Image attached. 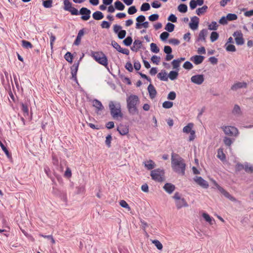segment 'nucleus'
<instances>
[{"label":"nucleus","instance_id":"nucleus-1","mask_svg":"<svg viewBox=\"0 0 253 253\" xmlns=\"http://www.w3.org/2000/svg\"><path fill=\"white\" fill-rule=\"evenodd\" d=\"M186 165L183 159L178 155L172 153L171 155V167L173 170L183 175L185 174Z\"/></svg>","mask_w":253,"mask_h":253},{"label":"nucleus","instance_id":"nucleus-2","mask_svg":"<svg viewBox=\"0 0 253 253\" xmlns=\"http://www.w3.org/2000/svg\"><path fill=\"white\" fill-rule=\"evenodd\" d=\"M126 102L128 113L131 115L137 114L138 107L140 103L138 96L135 94H130L126 97Z\"/></svg>","mask_w":253,"mask_h":253},{"label":"nucleus","instance_id":"nucleus-3","mask_svg":"<svg viewBox=\"0 0 253 253\" xmlns=\"http://www.w3.org/2000/svg\"><path fill=\"white\" fill-rule=\"evenodd\" d=\"M109 108L111 115L113 119H118L119 118L123 117L121 105L119 102L110 101L109 103Z\"/></svg>","mask_w":253,"mask_h":253},{"label":"nucleus","instance_id":"nucleus-4","mask_svg":"<svg viewBox=\"0 0 253 253\" xmlns=\"http://www.w3.org/2000/svg\"><path fill=\"white\" fill-rule=\"evenodd\" d=\"M91 56L98 63L107 67L108 66V59L104 53L101 51L92 52L91 53Z\"/></svg>","mask_w":253,"mask_h":253},{"label":"nucleus","instance_id":"nucleus-5","mask_svg":"<svg viewBox=\"0 0 253 253\" xmlns=\"http://www.w3.org/2000/svg\"><path fill=\"white\" fill-rule=\"evenodd\" d=\"M172 198L175 200V206L178 210L183 207H187L188 206V204L185 199L182 198L178 192H175Z\"/></svg>","mask_w":253,"mask_h":253},{"label":"nucleus","instance_id":"nucleus-6","mask_svg":"<svg viewBox=\"0 0 253 253\" xmlns=\"http://www.w3.org/2000/svg\"><path fill=\"white\" fill-rule=\"evenodd\" d=\"M164 173L163 169H157L151 171V176L156 181L162 182L165 180Z\"/></svg>","mask_w":253,"mask_h":253},{"label":"nucleus","instance_id":"nucleus-7","mask_svg":"<svg viewBox=\"0 0 253 253\" xmlns=\"http://www.w3.org/2000/svg\"><path fill=\"white\" fill-rule=\"evenodd\" d=\"M221 128L225 134L227 135L236 136L238 134V130L234 126H223Z\"/></svg>","mask_w":253,"mask_h":253},{"label":"nucleus","instance_id":"nucleus-8","mask_svg":"<svg viewBox=\"0 0 253 253\" xmlns=\"http://www.w3.org/2000/svg\"><path fill=\"white\" fill-rule=\"evenodd\" d=\"M215 185L218 191L222 193L226 198L229 199L231 201L236 202L237 200L235 198L230 195L228 192L224 189L222 187L219 186L217 183H215Z\"/></svg>","mask_w":253,"mask_h":253},{"label":"nucleus","instance_id":"nucleus-9","mask_svg":"<svg viewBox=\"0 0 253 253\" xmlns=\"http://www.w3.org/2000/svg\"><path fill=\"white\" fill-rule=\"evenodd\" d=\"M91 11L86 7H82L79 11V14L82 15L81 19L84 21L88 20L90 17Z\"/></svg>","mask_w":253,"mask_h":253},{"label":"nucleus","instance_id":"nucleus-10","mask_svg":"<svg viewBox=\"0 0 253 253\" xmlns=\"http://www.w3.org/2000/svg\"><path fill=\"white\" fill-rule=\"evenodd\" d=\"M233 36L235 38L236 43L238 45H242L244 43V40L243 37V34L240 31L235 32Z\"/></svg>","mask_w":253,"mask_h":253},{"label":"nucleus","instance_id":"nucleus-11","mask_svg":"<svg viewBox=\"0 0 253 253\" xmlns=\"http://www.w3.org/2000/svg\"><path fill=\"white\" fill-rule=\"evenodd\" d=\"M92 105L95 108L96 112L97 114H100L101 112L104 109L102 103L97 99H94L92 100Z\"/></svg>","mask_w":253,"mask_h":253},{"label":"nucleus","instance_id":"nucleus-12","mask_svg":"<svg viewBox=\"0 0 253 253\" xmlns=\"http://www.w3.org/2000/svg\"><path fill=\"white\" fill-rule=\"evenodd\" d=\"M191 81L194 84L200 85L204 81V76L203 75H196L193 76L191 78Z\"/></svg>","mask_w":253,"mask_h":253},{"label":"nucleus","instance_id":"nucleus-13","mask_svg":"<svg viewBox=\"0 0 253 253\" xmlns=\"http://www.w3.org/2000/svg\"><path fill=\"white\" fill-rule=\"evenodd\" d=\"M194 181L200 186L204 188H208L209 187L208 182L201 176H196L194 178Z\"/></svg>","mask_w":253,"mask_h":253},{"label":"nucleus","instance_id":"nucleus-14","mask_svg":"<svg viewBox=\"0 0 253 253\" xmlns=\"http://www.w3.org/2000/svg\"><path fill=\"white\" fill-rule=\"evenodd\" d=\"M199 23V18L198 17H192L191 18V21L189 23V27L193 30H197L198 28Z\"/></svg>","mask_w":253,"mask_h":253},{"label":"nucleus","instance_id":"nucleus-15","mask_svg":"<svg viewBox=\"0 0 253 253\" xmlns=\"http://www.w3.org/2000/svg\"><path fill=\"white\" fill-rule=\"evenodd\" d=\"M247 87V84L246 82H236L231 86V89L236 91L239 89L245 88Z\"/></svg>","mask_w":253,"mask_h":253},{"label":"nucleus","instance_id":"nucleus-16","mask_svg":"<svg viewBox=\"0 0 253 253\" xmlns=\"http://www.w3.org/2000/svg\"><path fill=\"white\" fill-rule=\"evenodd\" d=\"M163 188L166 192L170 194L175 190V187L170 183H167L163 186Z\"/></svg>","mask_w":253,"mask_h":253},{"label":"nucleus","instance_id":"nucleus-17","mask_svg":"<svg viewBox=\"0 0 253 253\" xmlns=\"http://www.w3.org/2000/svg\"><path fill=\"white\" fill-rule=\"evenodd\" d=\"M204 59V56L202 55H195L190 58V60L196 65H199L202 63Z\"/></svg>","mask_w":253,"mask_h":253},{"label":"nucleus","instance_id":"nucleus-18","mask_svg":"<svg viewBox=\"0 0 253 253\" xmlns=\"http://www.w3.org/2000/svg\"><path fill=\"white\" fill-rule=\"evenodd\" d=\"M142 46V42L139 40H135L133 43V45L131 47V49L133 51L136 52L141 48Z\"/></svg>","mask_w":253,"mask_h":253},{"label":"nucleus","instance_id":"nucleus-19","mask_svg":"<svg viewBox=\"0 0 253 253\" xmlns=\"http://www.w3.org/2000/svg\"><path fill=\"white\" fill-rule=\"evenodd\" d=\"M79 66V62L78 61L77 63H75L71 68L72 78L76 80L77 78V73L78 70Z\"/></svg>","mask_w":253,"mask_h":253},{"label":"nucleus","instance_id":"nucleus-20","mask_svg":"<svg viewBox=\"0 0 253 253\" xmlns=\"http://www.w3.org/2000/svg\"><path fill=\"white\" fill-rule=\"evenodd\" d=\"M143 164L144 165V167L148 170H151V169H153L156 166V165H155V163H154V162L151 160L144 161L143 162Z\"/></svg>","mask_w":253,"mask_h":253},{"label":"nucleus","instance_id":"nucleus-21","mask_svg":"<svg viewBox=\"0 0 253 253\" xmlns=\"http://www.w3.org/2000/svg\"><path fill=\"white\" fill-rule=\"evenodd\" d=\"M208 30L206 29H203L199 33L197 41H205L206 37L208 35Z\"/></svg>","mask_w":253,"mask_h":253},{"label":"nucleus","instance_id":"nucleus-22","mask_svg":"<svg viewBox=\"0 0 253 253\" xmlns=\"http://www.w3.org/2000/svg\"><path fill=\"white\" fill-rule=\"evenodd\" d=\"M148 91L149 93L150 97L153 99L156 97L157 91L154 86L152 84H150L148 86Z\"/></svg>","mask_w":253,"mask_h":253},{"label":"nucleus","instance_id":"nucleus-23","mask_svg":"<svg viewBox=\"0 0 253 253\" xmlns=\"http://www.w3.org/2000/svg\"><path fill=\"white\" fill-rule=\"evenodd\" d=\"M117 130L121 135H125L128 132V128L126 126L120 125L118 127Z\"/></svg>","mask_w":253,"mask_h":253},{"label":"nucleus","instance_id":"nucleus-24","mask_svg":"<svg viewBox=\"0 0 253 253\" xmlns=\"http://www.w3.org/2000/svg\"><path fill=\"white\" fill-rule=\"evenodd\" d=\"M157 77L161 81L167 82L168 81V76L167 73L165 70L161 71L157 75Z\"/></svg>","mask_w":253,"mask_h":253},{"label":"nucleus","instance_id":"nucleus-25","mask_svg":"<svg viewBox=\"0 0 253 253\" xmlns=\"http://www.w3.org/2000/svg\"><path fill=\"white\" fill-rule=\"evenodd\" d=\"M178 76V71H171L169 74L168 75V78H169L170 80L173 81L177 78Z\"/></svg>","mask_w":253,"mask_h":253},{"label":"nucleus","instance_id":"nucleus-26","mask_svg":"<svg viewBox=\"0 0 253 253\" xmlns=\"http://www.w3.org/2000/svg\"><path fill=\"white\" fill-rule=\"evenodd\" d=\"M92 17L95 20H99L104 17V15L101 11H96L93 13Z\"/></svg>","mask_w":253,"mask_h":253},{"label":"nucleus","instance_id":"nucleus-27","mask_svg":"<svg viewBox=\"0 0 253 253\" xmlns=\"http://www.w3.org/2000/svg\"><path fill=\"white\" fill-rule=\"evenodd\" d=\"M115 7L118 10H123L125 8L124 4L119 0H117L114 3Z\"/></svg>","mask_w":253,"mask_h":253},{"label":"nucleus","instance_id":"nucleus-28","mask_svg":"<svg viewBox=\"0 0 253 253\" xmlns=\"http://www.w3.org/2000/svg\"><path fill=\"white\" fill-rule=\"evenodd\" d=\"M193 124L189 123L187 126H184L183 128V132L185 133H189L191 132L192 130V128L193 127Z\"/></svg>","mask_w":253,"mask_h":253},{"label":"nucleus","instance_id":"nucleus-29","mask_svg":"<svg viewBox=\"0 0 253 253\" xmlns=\"http://www.w3.org/2000/svg\"><path fill=\"white\" fill-rule=\"evenodd\" d=\"M208 8V7L207 5H204L202 7L199 8L196 10V14L200 16L205 13Z\"/></svg>","mask_w":253,"mask_h":253},{"label":"nucleus","instance_id":"nucleus-30","mask_svg":"<svg viewBox=\"0 0 253 253\" xmlns=\"http://www.w3.org/2000/svg\"><path fill=\"white\" fill-rule=\"evenodd\" d=\"M202 216L205 219V220L209 222L211 225L213 224L212 221H214V220L208 213H203Z\"/></svg>","mask_w":253,"mask_h":253},{"label":"nucleus","instance_id":"nucleus-31","mask_svg":"<svg viewBox=\"0 0 253 253\" xmlns=\"http://www.w3.org/2000/svg\"><path fill=\"white\" fill-rule=\"evenodd\" d=\"M64 9L66 11H69L70 9L72 8V3L70 2L68 0H64Z\"/></svg>","mask_w":253,"mask_h":253},{"label":"nucleus","instance_id":"nucleus-32","mask_svg":"<svg viewBox=\"0 0 253 253\" xmlns=\"http://www.w3.org/2000/svg\"><path fill=\"white\" fill-rule=\"evenodd\" d=\"M22 45L24 48L26 49L32 48L33 47L31 43L25 40L22 41Z\"/></svg>","mask_w":253,"mask_h":253},{"label":"nucleus","instance_id":"nucleus-33","mask_svg":"<svg viewBox=\"0 0 253 253\" xmlns=\"http://www.w3.org/2000/svg\"><path fill=\"white\" fill-rule=\"evenodd\" d=\"M21 106H22V110L24 113V116L25 117L28 116L29 109H28L27 105L22 103H21Z\"/></svg>","mask_w":253,"mask_h":253},{"label":"nucleus","instance_id":"nucleus-34","mask_svg":"<svg viewBox=\"0 0 253 253\" xmlns=\"http://www.w3.org/2000/svg\"><path fill=\"white\" fill-rule=\"evenodd\" d=\"M174 27L175 26L174 24L169 22L167 24L165 29L169 32H172L174 30Z\"/></svg>","mask_w":253,"mask_h":253},{"label":"nucleus","instance_id":"nucleus-35","mask_svg":"<svg viewBox=\"0 0 253 253\" xmlns=\"http://www.w3.org/2000/svg\"><path fill=\"white\" fill-rule=\"evenodd\" d=\"M171 64L172 65L173 69H175L176 71H178L179 70V68L180 63H179V61L177 60V59L173 60L171 62Z\"/></svg>","mask_w":253,"mask_h":253},{"label":"nucleus","instance_id":"nucleus-36","mask_svg":"<svg viewBox=\"0 0 253 253\" xmlns=\"http://www.w3.org/2000/svg\"><path fill=\"white\" fill-rule=\"evenodd\" d=\"M178 10L182 13H185L187 11V6L185 4H180L178 6Z\"/></svg>","mask_w":253,"mask_h":253},{"label":"nucleus","instance_id":"nucleus-37","mask_svg":"<svg viewBox=\"0 0 253 253\" xmlns=\"http://www.w3.org/2000/svg\"><path fill=\"white\" fill-rule=\"evenodd\" d=\"M218 25L216 22L213 21L208 25V29L210 30H216L217 29Z\"/></svg>","mask_w":253,"mask_h":253},{"label":"nucleus","instance_id":"nucleus-38","mask_svg":"<svg viewBox=\"0 0 253 253\" xmlns=\"http://www.w3.org/2000/svg\"><path fill=\"white\" fill-rule=\"evenodd\" d=\"M150 49L152 52L157 53L159 52L160 49L158 47L156 43H151L150 44Z\"/></svg>","mask_w":253,"mask_h":253},{"label":"nucleus","instance_id":"nucleus-39","mask_svg":"<svg viewBox=\"0 0 253 253\" xmlns=\"http://www.w3.org/2000/svg\"><path fill=\"white\" fill-rule=\"evenodd\" d=\"M219 37L218 34L216 32H212L211 33L210 39L211 42H214L216 41Z\"/></svg>","mask_w":253,"mask_h":253},{"label":"nucleus","instance_id":"nucleus-40","mask_svg":"<svg viewBox=\"0 0 253 253\" xmlns=\"http://www.w3.org/2000/svg\"><path fill=\"white\" fill-rule=\"evenodd\" d=\"M173 104L172 102L166 101L164 102H163L162 106L163 108L165 109H169L173 106Z\"/></svg>","mask_w":253,"mask_h":253},{"label":"nucleus","instance_id":"nucleus-41","mask_svg":"<svg viewBox=\"0 0 253 253\" xmlns=\"http://www.w3.org/2000/svg\"><path fill=\"white\" fill-rule=\"evenodd\" d=\"M217 157L222 161L225 159V155L223 152L222 149H219L217 151Z\"/></svg>","mask_w":253,"mask_h":253},{"label":"nucleus","instance_id":"nucleus-42","mask_svg":"<svg viewBox=\"0 0 253 253\" xmlns=\"http://www.w3.org/2000/svg\"><path fill=\"white\" fill-rule=\"evenodd\" d=\"M226 50L227 51L235 52L236 51V47L233 44H228L227 43L225 44Z\"/></svg>","mask_w":253,"mask_h":253},{"label":"nucleus","instance_id":"nucleus-43","mask_svg":"<svg viewBox=\"0 0 253 253\" xmlns=\"http://www.w3.org/2000/svg\"><path fill=\"white\" fill-rule=\"evenodd\" d=\"M52 0H43L42 2V5L45 8H50L52 7Z\"/></svg>","mask_w":253,"mask_h":253},{"label":"nucleus","instance_id":"nucleus-44","mask_svg":"<svg viewBox=\"0 0 253 253\" xmlns=\"http://www.w3.org/2000/svg\"><path fill=\"white\" fill-rule=\"evenodd\" d=\"M64 58L65 59H66V61H67L68 62H70V63H72V61H73V56L71 54V53L69 52H67L65 56H64Z\"/></svg>","mask_w":253,"mask_h":253},{"label":"nucleus","instance_id":"nucleus-45","mask_svg":"<svg viewBox=\"0 0 253 253\" xmlns=\"http://www.w3.org/2000/svg\"><path fill=\"white\" fill-rule=\"evenodd\" d=\"M150 8V4L148 3H144L142 4L140 10L142 11H146L149 10Z\"/></svg>","mask_w":253,"mask_h":253},{"label":"nucleus","instance_id":"nucleus-46","mask_svg":"<svg viewBox=\"0 0 253 253\" xmlns=\"http://www.w3.org/2000/svg\"><path fill=\"white\" fill-rule=\"evenodd\" d=\"M152 243L155 245V246L157 247V248L161 250L163 249V245L162 243L157 240H153Z\"/></svg>","mask_w":253,"mask_h":253},{"label":"nucleus","instance_id":"nucleus-47","mask_svg":"<svg viewBox=\"0 0 253 253\" xmlns=\"http://www.w3.org/2000/svg\"><path fill=\"white\" fill-rule=\"evenodd\" d=\"M226 17L229 21L235 20L237 19V16L235 14L229 13L227 15Z\"/></svg>","mask_w":253,"mask_h":253},{"label":"nucleus","instance_id":"nucleus-48","mask_svg":"<svg viewBox=\"0 0 253 253\" xmlns=\"http://www.w3.org/2000/svg\"><path fill=\"white\" fill-rule=\"evenodd\" d=\"M132 42V39L130 37H127L126 39H125L123 42L126 46H129L131 45Z\"/></svg>","mask_w":253,"mask_h":253},{"label":"nucleus","instance_id":"nucleus-49","mask_svg":"<svg viewBox=\"0 0 253 253\" xmlns=\"http://www.w3.org/2000/svg\"><path fill=\"white\" fill-rule=\"evenodd\" d=\"M183 67L185 69L190 70L193 68V66L191 62H190L189 61H186L184 63V64L183 65Z\"/></svg>","mask_w":253,"mask_h":253},{"label":"nucleus","instance_id":"nucleus-50","mask_svg":"<svg viewBox=\"0 0 253 253\" xmlns=\"http://www.w3.org/2000/svg\"><path fill=\"white\" fill-rule=\"evenodd\" d=\"M245 170L248 172H253V166L250 165L248 164H245Z\"/></svg>","mask_w":253,"mask_h":253},{"label":"nucleus","instance_id":"nucleus-51","mask_svg":"<svg viewBox=\"0 0 253 253\" xmlns=\"http://www.w3.org/2000/svg\"><path fill=\"white\" fill-rule=\"evenodd\" d=\"M224 144L228 146H230L233 143V141L231 138L225 137L223 139Z\"/></svg>","mask_w":253,"mask_h":253},{"label":"nucleus","instance_id":"nucleus-52","mask_svg":"<svg viewBox=\"0 0 253 253\" xmlns=\"http://www.w3.org/2000/svg\"><path fill=\"white\" fill-rule=\"evenodd\" d=\"M233 114L234 115H239L241 113V110L240 107L237 105H235L234 107L233 110L232 111Z\"/></svg>","mask_w":253,"mask_h":253},{"label":"nucleus","instance_id":"nucleus-53","mask_svg":"<svg viewBox=\"0 0 253 253\" xmlns=\"http://www.w3.org/2000/svg\"><path fill=\"white\" fill-rule=\"evenodd\" d=\"M55 39H56L55 36H54L52 34H51L50 36V47H51V49L52 51L53 50V43L55 41Z\"/></svg>","mask_w":253,"mask_h":253},{"label":"nucleus","instance_id":"nucleus-54","mask_svg":"<svg viewBox=\"0 0 253 253\" xmlns=\"http://www.w3.org/2000/svg\"><path fill=\"white\" fill-rule=\"evenodd\" d=\"M176 98V93L174 91H170L167 97V98L169 100H173Z\"/></svg>","mask_w":253,"mask_h":253},{"label":"nucleus","instance_id":"nucleus-55","mask_svg":"<svg viewBox=\"0 0 253 253\" xmlns=\"http://www.w3.org/2000/svg\"><path fill=\"white\" fill-rule=\"evenodd\" d=\"M169 34L167 32H164L160 35V39L162 41H166L169 36Z\"/></svg>","mask_w":253,"mask_h":253},{"label":"nucleus","instance_id":"nucleus-56","mask_svg":"<svg viewBox=\"0 0 253 253\" xmlns=\"http://www.w3.org/2000/svg\"><path fill=\"white\" fill-rule=\"evenodd\" d=\"M0 146L2 149V150L4 151V152L5 153V155L7 156V157H9V152L7 150V149L6 148V147L3 145V144L1 142V141L0 140Z\"/></svg>","mask_w":253,"mask_h":253},{"label":"nucleus","instance_id":"nucleus-57","mask_svg":"<svg viewBox=\"0 0 253 253\" xmlns=\"http://www.w3.org/2000/svg\"><path fill=\"white\" fill-rule=\"evenodd\" d=\"M151 60L154 63L158 65L160 61V57H158L156 55H153L151 57Z\"/></svg>","mask_w":253,"mask_h":253},{"label":"nucleus","instance_id":"nucleus-58","mask_svg":"<svg viewBox=\"0 0 253 253\" xmlns=\"http://www.w3.org/2000/svg\"><path fill=\"white\" fill-rule=\"evenodd\" d=\"M126 35V31L124 30H121L118 33V36L120 39H124Z\"/></svg>","mask_w":253,"mask_h":253},{"label":"nucleus","instance_id":"nucleus-59","mask_svg":"<svg viewBox=\"0 0 253 253\" xmlns=\"http://www.w3.org/2000/svg\"><path fill=\"white\" fill-rule=\"evenodd\" d=\"M137 11V9L134 6H131L129 7L128 9V13L130 15L133 14L135 13Z\"/></svg>","mask_w":253,"mask_h":253},{"label":"nucleus","instance_id":"nucleus-60","mask_svg":"<svg viewBox=\"0 0 253 253\" xmlns=\"http://www.w3.org/2000/svg\"><path fill=\"white\" fill-rule=\"evenodd\" d=\"M112 45L119 52L120 51V50L121 49V46L115 41H112Z\"/></svg>","mask_w":253,"mask_h":253},{"label":"nucleus","instance_id":"nucleus-61","mask_svg":"<svg viewBox=\"0 0 253 253\" xmlns=\"http://www.w3.org/2000/svg\"><path fill=\"white\" fill-rule=\"evenodd\" d=\"M148 18L149 20L151 21H155L158 19L159 15L157 14H153L149 16Z\"/></svg>","mask_w":253,"mask_h":253},{"label":"nucleus","instance_id":"nucleus-62","mask_svg":"<svg viewBox=\"0 0 253 253\" xmlns=\"http://www.w3.org/2000/svg\"><path fill=\"white\" fill-rule=\"evenodd\" d=\"M71 12L72 15H78L79 14V11L75 7H72L70 10L69 11Z\"/></svg>","mask_w":253,"mask_h":253},{"label":"nucleus","instance_id":"nucleus-63","mask_svg":"<svg viewBox=\"0 0 253 253\" xmlns=\"http://www.w3.org/2000/svg\"><path fill=\"white\" fill-rule=\"evenodd\" d=\"M168 20L172 22L175 23L177 21V18L175 15L171 14L168 17Z\"/></svg>","mask_w":253,"mask_h":253},{"label":"nucleus","instance_id":"nucleus-64","mask_svg":"<svg viewBox=\"0 0 253 253\" xmlns=\"http://www.w3.org/2000/svg\"><path fill=\"white\" fill-rule=\"evenodd\" d=\"M190 7L191 9H195L197 6L196 1L195 0H191L189 3Z\"/></svg>","mask_w":253,"mask_h":253}]
</instances>
